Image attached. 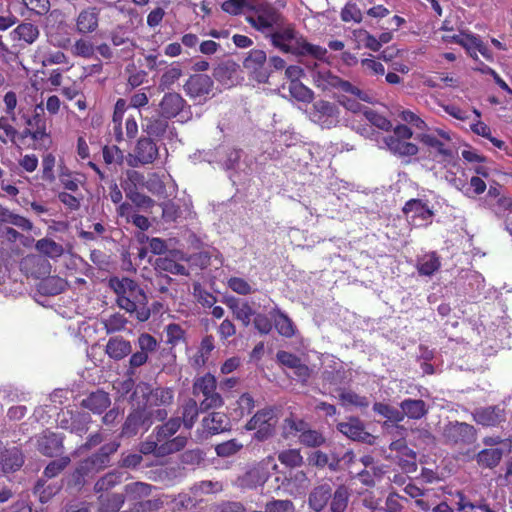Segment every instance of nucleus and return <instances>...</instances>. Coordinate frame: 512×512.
I'll list each match as a JSON object with an SVG mask.
<instances>
[{
	"mask_svg": "<svg viewBox=\"0 0 512 512\" xmlns=\"http://www.w3.org/2000/svg\"><path fill=\"white\" fill-rule=\"evenodd\" d=\"M110 287L117 295L116 303L119 308L129 314H135L140 322H145L150 318L151 312L147 296L144 290L132 279L129 278H111Z\"/></svg>",
	"mask_w": 512,
	"mask_h": 512,
	"instance_id": "nucleus-1",
	"label": "nucleus"
},
{
	"mask_svg": "<svg viewBox=\"0 0 512 512\" xmlns=\"http://www.w3.org/2000/svg\"><path fill=\"white\" fill-rule=\"evenodd\" d=\"M267 35L272 45L283 53L297 56L311 55L319 60H323L327 54L326 48L308 43L298 35L292 24H285L284 20Z\"/></svg>",
	"mask_w": 512,
	"mask_h": 512,
	"instance_id": "nucleus-2",
	"label": "nucleus"
},
{
	"mask_svg": "<svg viewBox=\"0 0 512 512\" xmlns=\"http://www.w3.org/2000/svg\"><path fill=\"white\" fill-rule=\"evenodd\" d=\"M138 403L141 402V409L152 419L163 421L168 413L166 407L173 402L174 394L172 389L158 387L152 389L148 384H138L132 395Z\"/></svg>",
	"mask_w": 512,
	"mask_h": 512,
	"instance_id": "nucleus-3",
	"label": "nucleus"
},
{
	"mask_svg": "<svg viewBox=\"0 0 512 512\" xmlns=\"http://www.w3.org/2000/svg\"><path fill=\"white\" fill-rule=\"evenodd\" d=\"M246 21L257 31L267 34L284 20L281 12L266 0H253L245 9Z\"/></svg>",
	"mask_w": 512,
	"mask_h": 512,
	"instance_id": "nucleus-4",
	"label": "nucleus"
},
{
	"mask_svg": "<svg viewBox=\"0 0 512 512\" xmlns=\"http://www.w3.org/2000/svg\"><path fill=\"white\" fill-rule=\"evenodd\" d=\"M317 64H314L312 70V78L317 87L322 90H329L337 88L345 93L356 96L360 100L369 101V96L366 92L360 90L358 87L352 85L350 82L342 80L338 76L332 74L327 69L316 70Z\"/></svg>",
	"mask_w": 512,
	"mask_h": 512,
	"instance_id": "nucleus-5",
	"label": "nucleus"
},
{
	"mask_svg": "<svg viewBox=\"0 0 512 512\" xmlns=\"http://www.w3.org/2000/svg\"><path fill=\"white\" fill-rule=\"evenodd\" d=\"M216 389V378L210 373H207L195 380L193 384V394L195 396L201 395L203 397L200 402L201 411L216 409L223 406L224 400Z\"/></svg>",
	"mask_w": 512,
	"mask_h": 512,
	"instance_id": "nucleus-6",
	"label": "nucleus"
},
{
	"mask_svg": "<svg viewBox=\"0 0 512 512\" xmlns=\"http://www.w3.org/2000/svg\"><path fill=\"white\" fill-rule=\"evenodd\" d=\"M119 446L120 444L118 442L105 444L97 453L81 462L75 471L77 481L79 482L81 477L98 472L107 467L110 461V455L115 453Z\"/></svg>",
	"mask_w": 512,
	"mask_h": 512,
	"instance_id": "nucleus-7",
	"label": "nucleus"
},
{
	"mask_svg": "<svg viewBox=\"0 0 512 512\" xmlns=\"http://www.w3.org/2000/svg\"><path fill=\"white\" fill-rule=\"evenodd\" d=\"M419 140L435 153L436 158L444 161L452 157L450 132L437 128L421 134Z\"/></svg>",
	"mask_w": 512,
	"mask_h": 512,
	"instance_id": "nucleus-8",
	"label": "nucleus"
},
{
	"mask_svg": "<svg viewBox=\"0 0 512 512\" xmlns=\"http://www.w3.org/2000/svg\"><path fill=\"white\" fill-rule=\"evenodd\" d=\"M188 442V437L185 435H178L170 442L161 444L160 441L152 433L146 441L140 445V452L148 455L153 454L156 457H164L182 450Z\"/></svg>",
	"mask_w": 512,
	"mask_h": 512,
	"instance_id": "nucleus-9",
	"label": "nucleus"
},
{
	"mask_svg": "<svg viewBox=\"0 0 512 512\" xmlns=\"http://www.w3.org/2000/svg\"><path fill=\"white\" fill-rule=\"evenodd\" d=\"M442 436L448 444L468 445L476 440V430L465 422H449L443 427Z\"/></svg>",
	"mask_w": 512,
	"mask_h": 512,
	"instance_id": "nucleus-10",
	"label": "nucleus"
},
{
	"mask_svg": "<svg viewBox=\"0 0 512 512\" xmlns=\"http://www.w3.org/2000/svg\"><path fill=\"white\" fill-rule=\"evenodd\" d=\"M276 415L273 408L259 410L246 424L247 430H256L255 437L265 440L273 434L276 425Z\"/></svg>",
	"mask_w": 512,
	"mask_h": 512,
	"instance_id": "nucleus-11",
	"label": "nucleus"
},
{
	"mask_svg": "<svg viewBox=\"0 0 512 512\" xmlns=\"http://www.w3.org/2000/svg\"><path fill=\"white\" fill-rule=\"evenodd\" d=\"M266 62V53L260 49H253L244 59L243 67L257 82L264 83L270 76Z\"/></svg>",
	"mask_w": 512,
	"mask_h": 512,
	"instance_id": "nucleus-12",
	"label": "nucleus"
},
{
	"mask_svg": "<svg viewBox=\"0 0 512 512\" xmlns=\"http://www.w3.org/2000/svg\"><path fill=\"white\" fill-rule=\"evenodd\" d=\"M403 212L414 226H427L432 222L434 212L428 204L420 199H411L406 202Z\"/></svg>",
	"mask_w": 512,
	"mask_h": 512,
	"instance_id": "nucleus-13",
	"label": "nucleus"
},
{
	"mask_svg": "<svg viewBox=\"0 0 512 512\" xmlns=\"http://www.w3.org/2000/svg\"><path fill=\"white\" fill-rule=\"evenodd\" d=\"M157 156L158 148L156 144L149 138H141L136 145L134 154H129L127 163L131 167L150 164L155 161Z\"/></svg>",
	"mask_w": 512,
	"mask_h": 512,
	"instance_id": "nucleus-14",
	"label": "nucleus"
},
{
	"mask_svg": "<svg viewBox=\"0 0 512 512\" xmlns=\"http://www.w3.org/2000/svg\"><path fill=\"white\" fill-rule=\"evenodd\" d=\"M339 112L336 106L328 101L319 100L313 105L312 119L324 128L336 126Z\"/></svg>",
	"mask_w": 512,
	"mask_h": 512,
	"instance_id": "nucleus-15",
	"label": "nucleus"
},
{
	"mask_svg": "<svg viewBox=\"0 0 512 512\" xmlns=\"http://www.w3.org/2000/svg\"><path fill=\"white\" fill-rule=\"evenodd\" d=\"M476 423L485 427L498 426L506 420L505 409L500 406L478 408L473 413Z\"/></svg>",
	"mask_w": 512,
	"mask_h": 512,
	"instance_id": "nucleus-16",
	"label": "nucleus"
},
{
	"mask_svg": "<svg viewBox=\"0 0 512 512\" xmlns=\"http://www.w3.org/2000/svg\"><path fill=\"white\" fill-rule=\"evenodd\" d=\"M213 81L207 75L196 74L189 77L184 85L186 94L193 99L206 97L212 89Z\"/></svg>",
	"mask_w": 512,
	"mask_h": 512,
	"instance_id": "nucleus-17",
	"label": "nucleus"
},
{
	"mask_svg": "<svg viewBox=\"0 0 512 512\" xmlns=\"http://www.w3.org/2000/svg\"><path fill=\"white\" fill-rule=\"evenodd\" d=\"M337 429L351 440L371 444L372 436L365 430L364 424L358 418H350L348 421L338 423Z\"/></svg>",
	"mask_w": 512,
	"mask_h": 512,
	"instance_id": "nucleus-18",
	"label": "nucleus"
},
{
	"mask_svg": "<svg viewBox=\"0 0 512 512\" xmlns=\"http://www.w3.org/2000/svg\"><path fill=\"white\" fill-rule=\"evenodd\" d=\"M137 406V409L131 412L126 418L122 427V436L132 437L138 433L141 426L145 424L149 426L152 423V419L141 409L140 401H138Z\"/></svg>",
	"mask_w": 512,
	"mask_h": 512,
	"instance_id": "nucleus-19",
	"label": "nucleus"
},
{
	"mask_svg": "<svg viewBox=\"0 0 512 512\" xmlns=\"http://www.w3.org/2000/svg\"><path fill=\"white\" fill-rule=\"evenodd\" d=\"M156 487L144 482H132L124 487V499L132 502L136 509L141 501L152 495Z\"/></svg>",
	"mask_w": 512,
	"mask_h": 512,
	"instance_id": "nucleus-20",
	"label": "nucleus"
},
{
	"mask_svg": "<svg viewBox=\"0 0 512 512\" xmlns=\"http://www.w3.org/2000/svg\"><path fill=\"white\" fill-rule=\"evenodd\" d=\"M460 45L473 59H478L477 52H479L486 60H493L491 51L477 35L464 33L462 41H460Z\"/></svg>",
	"mask_w": 512,
	"mask_h": 512,
	"instance_id": "nucleus-21",
	"label": "nucleus"
},
{
	"mask_svg": "<svg viewBox=\"0 0 512 512\" xmlns=\"http://www.w3.org/2000/svg\"><path fill=\"white\" fill-rule=\"evenodd\" d=\"M185 104L186 101L180 94L168 92L164 94L159 104L161 116L166 119L174 118L182 111Z\"/></svg>",
	"mask_w": 512,
	"mask_h": 512,
	"instance_id": "nucleus-22",
	"label": "nucleus"
},
{
	"mask_svg": "<svg viewBox=\"0 0 512 512\" xmlns=\"http://www.w3.org/2000/svg\"><path fill=\"white\" fill-rule=\"evenodd\" d=\"M239 65L232 61H224L214 69L213 76L226 86H233L239 80Z\"/></svg>",
	"mask_w": 512,
	"mask_h": 512,
	"instance_id": "nucleus-23",
	"label": "nucleus"
},
{
	"mask_svg": "<svg viewBox=\"0 0 512 512\" xmlns=\"http://www.w3.org/2000/svg\"><path fill=\"white\" fill-rule=\"evenodd\" d=\"M99 11L95 7L82 10L76 19L77 31L81 34L92 33L98 28Z\"/></svg>",
	"mask_w": 512,
	"mask_h": 512,
	"instance_id": "nucleus-24",
	"label": "nucleus"
},
{
	"mask_svg": "<svg viewBox=\"0 0 512 512\" xmlns=\"http://www.w3.org/2000/svg\"><path fill=\"white\" fill-rule=\"evenodd\" d=\"M63 438L60 434L54 432H45L38 440V450L46 456L52 457L57 455L61 449Z\"/></svg>",
	"mask_w": 512,
	"mask_h": 512,
	"instance_id": "nucleus-25",
	"label": "nucleus"
},
{
	"mask_svg": "<svg viewBox=\"0 0 512 512\" xmlns=\"http://www.w3.org/2000/svg\"><path fill=\"white\" fill-rule=\"evenodd\" d=\"M230 421L222 412H212L202 420V426L210 434H218L229 428Z\"/></svg>",
	"mask_w": 512,
	"mask_h": 512,
	"instance_id": "nucleus-26",
	"label": "nucleus"
},
{
	"mask_svg": "<svg viewBox=\"0 0 512 512\" xmlns=\"http://www.w3.org/2000/svg\"><path fill=\"white\" fill-rule=\"evenodd\" d=\"M384 144L390 152L399 156H414L418 153L417 145L395 136L385 137Z\"/></svg>",
	"mask_w": 512,
	"mask_h": 512,
	"instance_id": "nucleus-27",
	"label": "nucleus"
},
{
	"mask_svg": "<svg viewBox=\"0 0 512 512\" xmlns=\"http://www.w3.org/2000/svg\"><path fill=\"white\" fill-rule=\"evenodd\" d=\"M132 352L130 341L123 337L116 336L108 340L106 345V353L114 360H121Z\"/></svg>",
	"mask_w": 512,
	"mask_h": 512,
	"instance_id": "nucleus-28",
	"label": "nucleus"
},
{
	"mask_svg": "<svg viewBox=\"0 0 512 512\" xmlns=\"http://www.w3.org/2000/svg\"><path fill=\"white\" fill-rule=\"evenodd\" d=\"M111 404L109 394L98 390L91 393L88 397L82 400V406L89 409L93 413L101 414Z\"/></svg>",
	"mask_w": 512,
	"mask_h": 512,
	"instance_id": "nucleus-29",
	"label": "nucleus"
},
{
	"mask_svg": "<svg viewBox=\"0 0 512 512\" xmlns=\"http://www.w3.org/2000/svg\"><path fill=\"white\" fill-rule=\"evenodd\" d=\"M183 70L179 62H173L165 68L160 76L158 89L162 92L170 90L175 83L182 77Z\"/></svg>",
	"mask_w": 512,
	"mask_h": 512,
	"instance_id": "nucleus-30",
	"label": "nucleus"
},
{
	"mask_svg": "<svg viewBox=\"0 0 512 512\" xmlns=\"http://www.w3.org/2000/svg\"><path fill=\"white\" fill-rule=\"evenodd\" d=\"M341 457L336 453L328 455L320 450L312 452L308 457L310 465L318 468L328 467L331 471H336L339 468Z\"/></svg>",
	"mask_w": 512,
	"mask_h": 512,
	"instance_id": "nucleus-31",
	"label": "nucleus"
},
{
	"mask_svg": "<svg viewBox=\"0 0 512 512\" xmlns=\"http://www.w3.org/2000/svg\"><path fill=\"white\" fill-rule=\"evenodd\" d=\"M331 496V487L327 484L320 485L310 493L309 505L313 510L319 512L327 505Z\"/></svg>",
	"mask_w": 512,
	"mask_h": 512,
	"instance_id": "nucleus-32",
	"label": "nucleus"
},
{
	"mask_svg": "<svg viewBox=\"0 0 512 512\" xmlns=\"http://www.w3.org/2000/svg\"><path fill=\"white\" fill-rule=\"evenodd\" d=\"M181 427V418L175 417L170 418L166 423L157 426L153 433L154 436L161 442V444H165L170 442L173 438H171Z\"/></svg>",
	"mask_w": 512,
	"mask_h": 512,
	"instance_id": "nucleus-33",
	"label": "nucleus"
},
{
	"mask_svg": "<svg viewBox=\"0 0 512 512\" xmlns=\"http://www.w3.org/2000/svg\"><path fill=\"white\" fill-rule=\"evenodd\" d=\"M0 463L4 472H10L19 469L23 465L24 460L20 450L13 447L0 455Z\"/></svg>",
	"mask_w": 512,
	"mask_h": 512,
	"instance_id": "nucleus-34",
	"label": "nucleus"
},
{
	"mask_svg": "<svg viewBox=\"0 0 512 512\" xmlns=\"http://www.w3.org/2000/svg\"><path fill=\"white\" fill-rule=\"evenodd\" d=\"M400 407L402 412L411 419H420L428 412L426 403L420 399H405Z\"/></svg>",
	"mask_w": 512,
	"mask_h": 512,
	"instance_id": "nucleus-35",
	"label": "nucleus"
},
{
	"mask_svg": "<svg viewBox=\"0 0 512 512\" xmlns=\"http://www.w3.org/2000/svg\"><path fill=\"white\" fill-rule=\"evenodd\" d=\"M35 58L47 67L50 65L65 64L67 63L66 55L61 51L46 50L44 47H39Z\"/></svg>",
	"mask_w": 512,
	"mask_h": 512,
	"instance_id": "nucleus-36",
	"label": "nucleus"
},
{
	"mask_svg": "<svg viewBox=\"0 0 512 512\" xmlns=\"http://www.w3.org/2000/svg\"><path fill=\"white\" fill-rule=\"evenodd\" d=\"M441 266L439 257L435 252H430L423 255L417 264L418 272L421 275L431 276L434 272H436Z\"/></svg>",
	"mask_w": 512,
	"mask_h": 512,
	"instance_id": "nucleus-37",
	"label": "nucleus"
},
{
	"mask_svg": "<svg viewBox=\"0 0 512 512\" xmlns=\"http://www.w3.org/2000/svg\"><path fill=\"white\" fill-rule=\"evenodd\" d=\"M309 426L310 425L304 420L291 416L286 418L283 422V433L286 438L297 437L299 439V434L304 433Z\"/></svg>",
	"mask_w": 512,
	"mask_h": 512,
	"instance_id": "nucleus-38",
	"label": "nucleus"
},
{
	"mask_svg": "<svg viewBox=\"0 0 512 512\" xmlns=\"http://www.w3.org/2000/svg\"><path fill=\"white\" fill-rule=\"evenodd\" d=\"M143 124L145 132L153 137L161 138L168 129V121L166 118L152 117L146 118Z\"/></svg>",
	"mask_w": 512,
	"mask_h": 512,
	"instance_id": "nucleus-39",
	"label": "nucleus"
},
{
	"mask_svg": "<svg viewBox=\"0 0 512 512\" xmlns=\"http://www.w3.org/2000/svg\"><path fill=\"white\" fill-rule=\"evenodd\" d=\"M14 37L27 44L34 43L39 37V29L32 23H22L13 30Z\"/></svg>",
	"mask_w": 512,
	"mask_h": 512,
	"instance_id": "nucleus-40",
	"label": "nucleus"
},
{
	"mask_svg": "<svg viewBox=\"0 0 512 512\" xmlns=\"http://www.w3.org/2000/svg\"><path fill=\"white\" fill-rule=\"evenodd\" d=\"M124 501L123 494H102L99 497V511L116 512L122 507Z\"/></svg>",
	"mask_w": 512,
	"mask_h": 512,
	"instance_id": "nucleus-41",
	"label": "nucleus"
},
{
	"mask_svg": "<svg viewBox=\"0 0 512 512\" xmlns=\"http://www.w3.org/2000/svg\"><path fill=\"white\" fill-rule=\"evenodd\" d=\"M35 248L39 253L50 258H57L63 254L62 245L49 238L38 240L35 244Z\"/></svg>",
	"mask_w": 512,
	"mask_h": 512,
	"instance_id": "nucleus-42",
	"label": "nucleus"
},
{
	"mask_svg": "<svg viewBox=\"0 0 512 512\" xmlns=\"http://www.w3.org/2000/svg\"><path fill=\"white\" fill-rule=\"evenodd\" d=\"M503 451L499 448L484 449L477 454V462L487 468L497 466L502 458Z\"/></svg>",
	"mask_w": 512,
	"mask_h": 512,
	"instance_id": "nucleus-43",
	"label": "nucleus"
},
{
	"mask_svg": "<svg viewBox=\"0 0 512 512\" xmlns=\"http://www.w3.org/2000/svg\"><path fill=\"white\" fill-rule=\"evenodd\" d=\"M107 334L123 331L128 323V319L121 313H113L101 320Z\"/></svg>",
	"mask_w": 512,
	"mask_h": 512,
	"instance_id": "nucleus-44",
	"label": "nucleus"
},
{
	"mask_svg": "<svg viewBox=\"0 0 512 512\" xmlns=\"http://www.w3.org/2000/svg\"><path fill=\"white\" fill-rule=\"evenodd\" d=\"M360 66L362 72L371 77H380L385 74L384 65L373 55H369L368 58L361 59Z\"/></svg>",
	"mask_w": 512,
	"mask_h": 512,
	"instance_id": "nucleus-45",
	"label": "nucleus"
},
{
	"mask_svg": "<svg viewBox=\"0 0 512 512\" xmlns=\"http://www.w3.org/2000/svg\"><path fill=\"white\" fill-rule=\"evenodd\" d=\"M200 406L194 399H189L183 406L181 424L188 430L191 429L198 417Z\"/></svg>",
	"mask_w": 512,
	"mask_h": 512,
	"instance_id": "nucleus-46",
	"label": "nucleus"
},
{
	"mask_svg": "<svg viewBox=\"0 0 512 512\" xmlns=\"http://www.w3.org/2000/svg\"><path fill=\"white\" fill-rule=\"evenodd\" d=\"M349 499V491L348 488L341 485L339 486L333 494V498L331 501V511L332 512H344Z\"/></svg>",
	"mask_w": 512,
	"mask_h": 512,
	"instance_id": "nucleus-47",
	"label": "nucleus"
},
{
	"mask_svg": "<svg viewBox=\"0 0 512 512\" xmlns=\"http://www.w3.org/2000/svg\"><path fill=\"white\" fill-rule=\"evenodd\" d=\"M299 443L307 447H319L325 443V437L321 432L309 428L302 434H299Z\"/></svg>",
	"mask_w": 512,
	"mask_h": 512,
	"instance_id": "nucleus-48",
	"label": "nucleus"
},
{
	"mask_svg": "<svg viewBox=\"0 0 512 512\" xmlns=\"http://www.w3.org/2000/svg\"><path fill=\"white\" fill-rule=\"evenodd\" d=\"M288 89L290 96L298 101L310 102L313 98V92L300 81H291Z\"/></svg>",
	"mask_w": 512,
	"mask_h": 512,
	"instance_id": "nucleus-49",
	"label": "nucleus"
},
{
	"mask_svg": "<svg viewBox=\"0 0 512 512\" xmlns=\"http://www.w3.org/2000/svg\"><path fill=\"white\" fill-rule=\"evenodd\" d=\"M278 460L287 467H299L303 463V457L298 449H288L278 454Z\"/></svg>",
	"mask_w": 512,
	"mask_h": 512,
	"instance_id": "nucleus-50",
	"label": "nucleus"
},
{
	"mask_svg": "<svg viewBox=\"0 0 512 512\" xmlns=\"http://www.w3.org/2000/svg\"><path fill=\"white\" fill-rule=\"evenodd\" d=\"M166 342L172 346H176L185 341V330L181 325L171 323L166 326Z\"/></svg>",
	"mask_w": 512,
	"mask_h": 512,
	"instance_id": "nucleus-51",
	"label": "nucleus"
},
{
	"mask_svg": "<svg viewBox=\"0 0 512 512\" xmlns=\"http://www.w3.org/2000/svg\"><path fill=\"white\" fill-rule=\"evenodd\" d=\"M275 327L282 336L292 337L295 334L292 321L280 311H278V316L275 318Z\"/></svg>",
	"mask_w": 512,
	"mask_h": 512,
	"instance_id": "nucleus-52",
	"label": "nucleus"
},
{
	"mask_svg": "<svg viewBox=\"0 0 512 512\" xmlns=\"http://www.w3.org/2000/svg\"><path fill=\"white\" fill-rule=\"evenodd\" d=\"M233 310L234 316L240 320L244 326H248L251 322V317L254 314L251 306L248 303L237 304L234 303L230 306Z\"/></svg>",
	"mask_w": 512,
	"mask_h": 512,
	"instance_id": "nucleus-53",
	"label": "nucleus"
},
{
	"mask_svg": "<svg viewBox=\"0 0 512 512\" xmlns=\"http://www.w3.org/2000/svg\"><path fill=\"white\" fill-rule=\"evenodd\" d=\"M363 114L365 118L375 127L384 130L389 131L392 127L391 122L385 118L384 116L378 114L377 112L371 110V109H365L363 111Z\"/></svg>",
	"mask_w": 512,
	"mask_h": 512,
	"instance_id": "nucleus-54",
	"label": "nucleus"
},
{
	"mask_svg": "<svg viewBox=\"0 0 512 512\" xmlns=\"http://www.w3.org/2000/svg\"><path fill=\"white\" fill-rule=\"evenodd\" d=\"M66 281L59 277H50L42 282V289L45 293L57 295L65 290Z\"/></svg>",
	"mask_w": 512,
	"mask_h": 512,
	"instance_id": "nucleus-55",
	"label": "nucleus"
},
{
	"mask_svg": "<svg viewBox=\"0 0 512 512\" xmlns=\"http://www.w3.org/2000/svg\"><path fill=\"white\" fill-rule=\"evenodd\" d=\"M455 505L460 512H477L483 504H474L463 492L457 491L455 493Z\"/></svg>",
	"mask_w": 512,
	"mask_h": 512,
	"instance_id": "nucleus-56",
	"label": "nucleus"
},
{
	"mask_svg": "<svg viewBox=\"0 0 512 512\" xmlns=\"http://www.w3.org/2000/svg\"><path fill=\"white\" fill-rule=\"evenodd\" d=\"M164 504V500L160 495H152L140 502L135 509L137 512H153L159 510Z\"/></svg>",
	"mask_w": 512,
	"mask_h": 512,
	"instance_id": "nucleus-57",
	"label": "nucleus"
},
{
	"mask_svg": "<svg viewBox=\"0 0 512 512\" xmlns=\"http://www.w3.org/2000/svg\"><path fill=\"white\" fill-rule=\"evenodd\" d=\"M243 448V444L237 441L236 439H231L229 441L223 442L216 446V453L221 457H229L236 454Z\"/></svg>",
	"mask_w": 512,
	"mask_h": 512,
	"instance_id": "nucleus-58",
	"label": "nucleus"
},
{
	"mask_svg": "<svg viewBox=\"0 0 512 512\" xmlns=\"http://www.w3.org/2000/svg\"><path fill=\"white\" fill-rule=\"evenodd\" d=\"M70 461L71 460L68 456H64L50 462L44 470V476L47 478H53L57 476L61 471H63L68 466Z\"/></svg>",
	"mask_w": 512,
	"mask_h": 512,
	"instance_id": "nucleus-59",
	"label": "nucleus"
},
{
	"mask_svg": "<svg viewBox=\"0 0 512 512\" xmlns=\"http://www.w3.org/2000/svg\"><path fill=\"white\" fill-rule=\"evenodd\" d=\"M253 0H226L222 3V9L230 15H239Z\"/></svg>",
	"mask_w": 512,
	"mask_h": 512,
	"instance_id": "nucleus-60",
	"label": "nucleus"
},
{
	"mask_svg": "<svg viewBox=\"0 0 512 512\" xmlns=\"http://www.w3.org/2000/svg\"><path fill=\"white\" fill-rule=\"evenodd\" d=\"M72 52L76 56L90 58L94 54V46L86 39H79L73 45Z\"/></svg>",
	"mask_w": 512,
	"mask_h": 512,
	"instance_id": "nucleus-61",
	"label": "nucleus"
},
{
	"mask_svg": "<svg viewBox=\"0 0 512 512\" xmlns=\"http://www.w3.org/2000/svg\"><path fill=\"white\" fill-rule=\"evenodd\" d=\"M103 158L107 164H121L124 159L123 152L115 145L103 148Z\"/></svg>",
	"mask_w": 512,
	"mask_h": 512,
	"instance_id": "nucleus-62",
	"label": "nucleus"
},
{
	"mask_svg": "<svg viewBox=\"0 0 512 512\" xmlns=\"http://www.w3.org/2000/svg\"><path fill=\"white\" fill-rule=\"evenodd\" d=\"M339 397L344 404H351L359 407H367L369 405V401L366 397L360 396L351 391H343Z\"/></svg>",
	"mask_w": 512,
	"mask_h": 512,
	"instance_id": "nucleus-63",
	"label": "nucleus"
},
{
	"mask_svg": "<svg viewBox=\"0 0 512 512\" xmlns=\"http://www.w3.org/2000/svg\"><path fill=\"white\" fill-rule=\"evenodd\" d=\"M266 512H294L295 507L290 500H274L265 506Z\"/></svg>",
	"mask_w": 512,
	"mask_h": 512,
	"instance_id": "nucleus-64",
	"label": "nucleus"
}]
</instances>
